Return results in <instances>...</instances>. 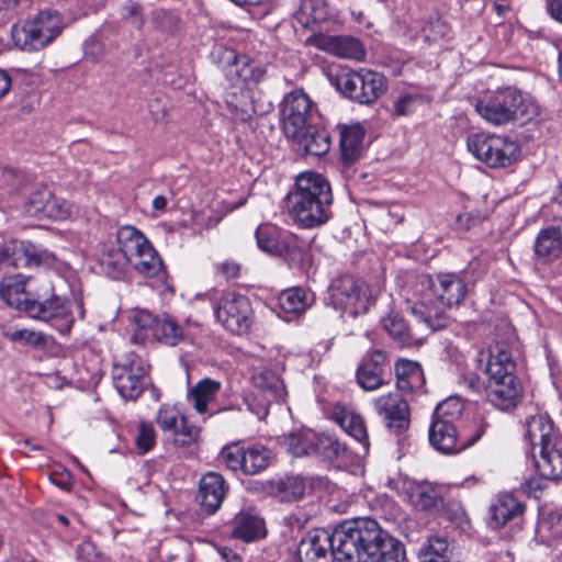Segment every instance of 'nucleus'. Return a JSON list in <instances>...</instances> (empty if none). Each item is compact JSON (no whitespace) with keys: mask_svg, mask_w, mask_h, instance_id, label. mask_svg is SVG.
Masks as SVG:
<instances>
[{"mask_svg":"<svg viewBox=\"0 0 562 562\" xmlns=\"http://www.w3.org/2000/svg\"><path fill=\"white\" fill-rule=\"evenodd\" d=\"M333 191L321 173L306 171L296 177L286 202L292 218L304 228H314L331 217Z\"/></svg>","mask_w":562,"mask_h":562,"instance_id":"nucleus-1","label":"nucleus"},{"mask_svg":"<svg viewBox=\"0 0 562 562\" xmlns=\"http://www.w3.org/2000/svg\"><path fill=\"white\" fill-rule=\"evenodd\" d=\"M477 367L488 375L486 398L501 411H509L519 402L521 385L514 374L515 361L507 344L495 342L477 353Z\"/></svg>","mask_w":562,"mask_h":562,"instance_id":"nucleus-2","label":"nucleus"},{"mask_svg":"<svg viewBox=\"0 0 562 562\" xmlns=\"http://www.w3.org/2000/svg\"><path fill=\"white\" fill-rule=\"evenodd\" d=\"M474 109L484 121L495 126L515 122L526 124L537 121L541 114L539 104L531 97L512 87L479 98Z\"/></svg>","mask_w":562,"mask_h":562,"instance_id":"nucleus-3","label":"nucleus"},{"mask_svg":"<svg viewBox=\"0 0 562 562\" xmlns=\"http://www.w3.org/2000/svg\"><path fill=\"white\" fill-rule=\"evenodd\" d=\"M525 438L532 449L539 448L533 459L540 477L553 482L562 480V437L550 417L542 414L529 417Z\"/></svg>","mask_w":562,"mask_h":562,"instance_id":"nucleus-4","label":"nucleus"},{"mask_svg":"<svg viewBox=\"0 0 562 562\" xmlns=\"http://www.w3.org/2000/svg\"><path fill=\"white\" fill-rule=\"evenodd\" d=\"M376 521L371 518L346 520L330 533L334 558L340 562H367L370 542L375 539Z\"/></svg>","mask_w":562,"mask_h":562,"instance_id":"nucleus-5","label":"nucleus"},{"mask_svg":"<svg viewBox=\"0 0 562 562\" xmlns=\"http://www.w3.org/2000/svg\"><path fill=\"white\" fill-rule=\"evenodd\" d=\"M64 27L57 11H41L21 26L12 27V37L23 50H40L54 41Z\"/></svg>","mask_w":562,"mask_h":562,"instance_id":"nucleus-6","label":"nucleus"},{"mask_svg":"<svg viewBox=\"0 0 562 562\" xmlns=\"http://www.w3.org/2000/svg\"><path fill=\"white\" fill-rule=\"evenodd\" d=\"M468 150L491 168H505L516 161L519 145L507 136L472 133L467 137Z\"/></svg>","mask_w":562,"mask_h":562,"instance_id":"nucleus-7","label":"nucleus"},{"mask_svg":"<svg viewBox=\"0 0 562 562\" xmlns=\"http://www.w3.org/2000/svg\"><path fill=\"white\" fill-rule=\"evenodd\" d=\"M336 87L345 97L360 104H371L386 91L383 75L369 69H341L336 76Z\"/></svg>","mask_w":562,"mask_h":562,"instance_id":"nucleus-8","label":"nucleus"},{"mask_svg":"<svg viewBox=\"0 0 562 562\" xmlns=\"http://www.w3.org/2000/svg\"><path fill=\"white\" fill-rule=\"evenodd\" d=\"M329 300L335 310L351 317L364 314L371 304L369 286L352 274L339 276L330 282Z\"/></svg>","mask_w":562,"mask_h":562,"instance_id":"nucleus-9","label":"nucleus"},{"mask_svg":"<svg viewBox=\"0 0 562 562\" xmlns=\"http://www.w3.org/2000/svg\"><path fill=\"white\" fill-rule=\"evenodd\" d=\"M120 240L125 252L130 256L128 265L139 274L148 278L159 276L162 271V261L148 239L135 227H121Z\"/></svg>","mask_w":562,"mask_h":562,"instance_id":"nucleus-10","label":"nucleus"},{"mask_svg":"<svg viewBox=\"0 0 562 562\" xmlns=\"http://www.w3.org/2000/svg\"><path fill=\"white\" fill-rule=\"evenodd\" d=\"M215 318L234 334L246 333L251 325L252 308L249 300L236 292H222L212 302Z\"/></svg>","mask_w":562,"mask_h":562,"instance_id":"nucleus-11","label":"nucleus"},{"mask_svg":"<svg viewBox=\"0 0 562 562\" xmlns=\"http://www.w3.org/2000/svg\"><path fill=\"white\" fill-rule=\"evenodd\" d=\"M74 306L78 310L80 317H83L85 310L81 302H71L53 294L49 299L31 303L26 313L32 317L43 321L58 330L60 334H68L75 323L72 313Z\"/></svg>","mask_w":562,"mask_h":562,"instance_id":"nucleus-12","label":"nucleus"},{"mask_svg":"<svg viewBox=\"0 0 562 562\" xmlns=\"http://www.w3.org/2000/svg\"><path fill=\"white\" fill-rule=\"evenodd\" d=\"M147 369L145 361L134 352H128L114 361L112 369L113 384L119 394L135 401L144 391Z\"/></svg>","mask_w":562,"mask_h":562,"instance_id":"nucleus-13","label":"nucleus"},{"mask_svg":"<svg viewBox=\"0 0 562 562\" xmlns=\"http://www.w3.org/2000/svg\"><path fill=\"white\" fill-rule=\"evenodd\" d=\"M315 105L303 89L286 93L280 103V117L285 136L297 137L312 124Z\"/></svg>","mask_w":562,"mask_h":562,"instance_id":"nucleus-14","label":"nucleus"},{"mask_svg":"<svg viewBox=\"0 0 562 562\" xmlns=\"http://www.w3.org/2000/svg\"><path fill=\"white\" fill-rule=\"evenodd\" d=\"M422 290H428L445 306L456 307L463 303L468 294L464 279L453 272H439L436 276L418 277Z\"/></svg>","mask_w":562,"mask_h":562,"instance_id":"nucleus-15","label":"nucleus"},{"mask_svg":"<svg viewBox=\"0 0 562 562\" xmlns=\"http://www.w3.org/2000/svg\"><path fill=\"white\" fill-rule=\"evenodd\" d=\"M211 56L227 76L236 77L245 83H259L266 77L265 68L247 55H238L232 48L217 46Z\"/></svg>","mask_w":562,"mask_h":562,"instance_id":"nucleus-16","label":"nucleus"},{"mask_svg":"<svg viewBox=\"0 0 562 562\" xmlns=\"http://www.w3.org/2000/svg\"><path fill=\"white\" fill-rule=\"evenodd\" d=\"M486 426L487 424L481 422L475 434L469 439H463L458 435L456 425L449 420L432 417L429 427V442L439 452L456 453L475 443L483 436Z\"/></svg>","mask_w":562,"mask_h":562,"instance_id":"nucleus-17","label":"nucleus"},{"mask_svg":"<svg viewBox=\"0 0 562 562\" xmlns=\"http://www.w3.org/2000/svg\"><path fill=\"white\" fill-rule=\"evenodd\" d=\"M376 414L383 418L387 428L402 432L409 426V406L397 392H390L373 401Z\"/></svg>","mask_w":562,"mask_h":562,"instance_id":"nucleus-18","label":"nucleus"},{"mask_svg":"<svg viewBox=\"0 0 562 562\" xmlns=\"http://www.w3.org/2000/svg\"><path fill=\"white\" fill-rule=\"evenodd\" d=\"M121 228L116 233L115 241L101 243L97 251V269L106 277L117 280L125 273L130 256L125 252L120 240Z\"/></svg>","mask_w":562,"mask_h":562,"instance_id":"nucleus-19","label":"nucleus"},{"mask_svg":"<svg viewBox=\"0 0 562 562\" xmlns=\"http://www.w3.org/2000/svg\"><path fill=\"white\" fill-rule=\"evenodd\" d=\"M310 41L316 48L339 58L361 61L366 57L363 44L353 36L318 34Z\"/></svg>","mask_w":562,"mask_h":562,"instance_id":"nucleus-20","label":"nucleus"},{"mask_svg":"<svg viewBox=\"0 0 562 562\" xmlns=\"http://www.w3.org/2000/svg\"><path fill=\"white\" fill-rule=\"evenodd\" d=\"M299 562H331L334 550L329 532L325 529L308 531L296 549Z\"/></svg>","mask_w":562,"mask_h":562,"instance_id":"nucleus-21","label":"nucleus"},{"mask_svg":"<svg viewBox=\"0 0 562 562\" xmlns=\"http://www.w3.org/2000/svg\"><path fill=\"white\" fill-rule=\"evenodd\" d=\"M386 355L383 350H369L362 358L357 372V382L364 391H374L385 384Z\"/></svg>","mask_w":562,"mask_h":562,"instance_id":"nucleus-22","label":"nucleus"},{"mask_svg":"<svg viewBox=\"0 0 562 562\" xmlns=\"http://www.w3.org/2000/svg\"><path fill=\"white\" fill-rule=\"evenodd\" d=\"M227 492V485L222 474L216 472L205 473L199 483L198 501L202 510L214 514L222 505Z\"/></svg>","mask_w":562,"mask_h":562,"instance_id":"nucleus-23","label":"nucleus"},{"mask_svg":"<svg viewBox=\"0 0 562 562\" xmlns=\"http://www.w3.org/2000/svg\"><path fill=\"white\" fill-rule=\"evenodd\" d=\"M376 537L370 542L367 562H402L405 558L403 544L383 531L376 522Z\"/></svg>","mask_w":562,"mask_h":562,"instance_id":"nucleus-24","label":"nucleus"},{"mask_svg":"<svg viewBox=\"0 0 562 562\" xmlns=\"http://www.w3.org/2000/svg\"><path fill=\"white\" fill-rule=\"evenodd\" d=\"M57 258L54 252L29 241H19L13 245V267H47L55 265Z\"/></svg>","mask_w":562,"mask_h":562,"instance_id":"nucleus-25","label":"nucleus"},{"mask_svg":"<svg viewBox=\"0 0 562 562\" xmlns=\"http://www.w3.org/2000/svg\"><path fill=\"white\" fill-rule=\"evenodd\" d=\"M232 535L246 542L254 541L266 535L265 521L254 508L241 510L233 520Z\"/></svg>","mask_w":562,"mask_h":562,"instance_id":"nucleus-26","label":"nucleus"},{"mask_svg":"<svg viewBox=\"0 0 562 562\" xmlns=\"http://www.w3.org/2000/svg\"><path fill=\"white\" fill-rule=\"evenodd\" d=\"M29 279L22 274L7 277L0 284V297L8 305L16 310H24L35 302L29 297L26 282Z\"/></svg>","mask_w":562,"mask_h":562,"instance_id":"nucleus-27","label":"nucleus"},{"mask_svg":"<svg viewBox=\"0 0 562 562\" xmlns=\"http://www.w3.org/2000/svg\"><path fill=\"white\" fill-rule=\"evenodd\" d=\"M318 434L308 428H301L282 437L281 443L293 457L315 454Z\"/></svg>","mask_w":562,"mask_h":562,"instance_id":"nucleus-28","label":"nucleus"},{"mask_svg":"<svg viewBox=\"0 0 562 562\" xmlns=\"http://www.w3.org/2000/svg\"><path fill=\"white\" fill-rule=\"evenodd\" d=\"M306 155L323 156L330 148V138L326 130H319L312 124L301 131L297 137H290Z\"/></svg>","mask_w":562,"mask_h":562,"instance_id":"nucleus-29","label":"nucleus"},{"mask_svg":"<svg viewBox=\"0 0 562 562\" xmlns=\"http://www.w3.org/2000/svg\"><path fill=\"white\" fill-rule=\"evenodd\" d=\"M524 505L512 494H499L490 507L491 526L499 528L522 514Z\"/></svg>","mask_w":562,"mask_h":562,"instance_id":"nucleus-30","label":"nucleus"},{"mask_svg":"<svg viewBox=\"0 0 562 562\" xmlns=\"http://www.w3.org/2000/svg\"><path fill=\"white\" fill-rule=\"evenodd\" d=\"M334 420L367 450L369 447L368 432L363 418L359 414L345 407H336Z\"/></svg>","mask_w":562,"mask_h":562,"instance_id":"nucleus-31","label":"nucleus"},{"mask_svg":"<svg viewBox=\"0 0 562 562\" xmlns=\"http://www.w3.org/2000/svg\"><path fill=\"white\" fill-rule=\"evenodd\" d=\"M363 138L364 131L359 124L341 127L339 145L346 164H352L361 157Z\"/></svg>","mask_w":562,"mask_h":562,"instance_id":"nucleus-32","label":"nucleus"},{"mask_svg":"<svg viewBox=\"0 0 562 562\" xmlns=\"http://www.w3.org/2000/svg\"><path fill=\"white\" fill-rule=\"evenodd\" d=\"M221 386L220 381L205 378L189 390L188 398L192 402V406L196 413L206 414L209 412V406L221 391Z\"/></svg>","mask_w":562,"mask_h":562,"instance_id":"nucleus-33","label":"nucleus"},{"mask_svg":"<svg viewBox=\"0 0 562 562\" xmlns=\"http://www.w3.org/2000/svg\"><path fill=\"white\" fill-rule=\"evenodd\" d=\"M255 387L267 395V402L282 401L285 396L283 381L271 370L267 368H257L251 376Z\"/></svg>","mask_w":562,"mask_h":562,"instance_id":"nucleus-34","label":"nucleus"},{"mask_svg":"<svg viewBox=\"0 0 562 562\" xmlns=\"http://www.w3.org/2000/svg\"><path fill=\"white\" fill-rule=\"evenodd\" d=\"M3 335L15 345L33 349H45L53 341L50 336L40 330L19 327L15 325L7 326L3 329Z\"/></svg>","mask_w":562,"mask_h":562,"instance_id":"nucleus-35","label":"nucleus"},{"mask_svg":"<svg viewBox=\"0 0 562 562\" xmlns=\"http://www.w3.org/2000/svg\"><path fill=\"white\" fill-rule=\"evenodd\" d=\"M562 251V235L559 228L550 226L538 234L535 243L536 256L543 262L559 257Z\"/></svg>","mask_w":562,"mask_h":562,"instance_id":"nucleus-36","label":"nucleus"},{"mask_svg":"<svg viewBox=\"0 0 562 562\" xmlns=\"http://www.w3.org/2000/svg\"><path fill=\"white\" fill-rule=\"evenodd\" d=\"M282 243L277 256L282 257L290 268L302 269L310 259L306 244L292 233L284 234Z\"/></svg>","mask_w":562,"mask_h":562,"instance_id":"nucleus-37","label":"nucleus"},{"mask_svg":"<svg viewBox=\"0 0 562 562\" xmlns=\"http://www.w3.org/2000/svg\"><path fill=\"white\" fill-rule=\"evenodd\" d=\"M382 326L401 347H413L420 344L419 338L413 335L405 319L398 314H390L384 317Z\"/></svg>","mask_w":562,"mask_h":562,"instance_id":"nucleus-38","label":"nucleus"},{"mask_svg":"<svg viewBox=\"0 0 562 562\" xmlns=\"http://www.w3.org/2000/svg\"><path fill=\"white\" fill-rule=\"evenodd\" d=\"M225 105L231 117L238 122H248L257 114V109L246 91L229 94Z\"/></svg>","mask_w":562,"mask_h":562,"instance_id":"nucleus-39","label":"nucleus"},{"mask_svg":"<svg viewBox=\"0 0 562 562\" xmlns=\"http://www.w3.org/2000/svg\"><path fill=\"white\" fill-rule=\"evenodd\" d=\"M153 336L161 344L177 346L183 340L184 330L173 318L164 315L156 321Z\"/></svg>","mask_w":562,"mask_h":562,"instance_id":"nucleus-40","label":"nucleus"},{"mask_svg":"<svg viewBox=\"0 0 562 562\" xmlns=\"http://www.w3.org/2000/svg\"><path fill=\"white\" fill-rule=\"evenodd\" d=\"M295 18L302 26L310 27L312 24L326 21L328 9L324 0H300Z\"/></svg>","mask_w":562,"mask_h":562,"instance_id":"nucleus-41","label":"nucleus"},{"mask_svg":"<svg viewBox=\"0 0 562 562\" xmlns=\"http://www.w3.org/2000/svg\"><path fill=\"white\" fill-rule=\"evenodd\" d=\"M280 308L289 314H301L311 305L308 293L299 286L282 291L278 297Z\"/></svg>","mask_w":562,"mask_h":562,"instance_id":"nucleus-42","label":"nucleus"},{"mask_svg":"<svg viewBox=\"0 0 562 562\" xmlns=\"http://www.w3.org/2000/svg\"><path fill=\"white\" fill-rule=\"evenodd\" d=\"M290 232L280 231L273 225H260L255 232L257 245L262 251L277 256L280 252L284 234Z\"/></svg>","mask_w":562,"mask_h":562,"instance_id":"nucleus-43","label":"nucleus"},{"mask_svg":"<svg viewBox=\"0 0 562 562\" xmlns=\"http://www.w3.org/2000/svg\"><path fill=\"white\" fill-rule=\"evenodd\" d=\"M452 548L448 539L441 536H432L427 544L420 550L419 559L422 562H443L451 558Z\"/></svg>","mask_w":562,"mask_h":562,"instance_id":"nucleus-44","label":"nucleus"},{"mask_svg":"<svg viewBox=\"0 0 562 562\" xmlns=\"http://www.w3.org/2000/svg\"><path fill=\"white\" fill-rule=\"evenodd\" d=\"M347 446L337 438L327 435H318L315 454L325 460L334 461L344 458Z\"/></svg>","mask_w":562,"mask_h":562,"instance_id":"nucleus-45","label":"nucleus"},{"mask_svg":"<svg viewBox=\"0 0 562 562\" xmlns=\"http://www.w3.org/2000/svg\"><path fill=\"white\" fill-rule=\"evenodd\" d=\"M269 451L265 447H251L244 449L245 474L254 475L265 470L269 464Z\"/></svg>","mask_w":562,"mask_h":562,"instance_id":"nucleus-46","label":"nucleus"},{"mask_svg":"<svg viewBox=\"0 0 562 562\" xmlns=\"http://www.w3.org/2000/svg\"><path fill=\"white\" fill-rule=\"evenodd\" d=\"M411 310L412 313L431 330H438L448 325L449 319L443 312L435 311L424 303H414Z\"/></svg>","mask_w":562,"mask_h":562,"instance_id":"nucleus-47","label":"nucleus"},{"mask_svg":"<svg viewBox=\"0 0 562 562\" xmlns=\"http://www.w3.org/2000/svg\"><path fill=\"white\" fill-rule=\"evenodd\" d=\"M463 407L464 405L459 397L451 396L437 405L432 417L449 420L451 424L456 425V422L462 415Z\"/></svg>","mask_w":562,"mask_h":562,"instance_id":"nucleus-48","label":"nucleus"},{"mask_svg":"<svg viewBox=\"0 0 562 562\" xmlns=\"http://www.w3.org/2000/svg\"><path fill=\"white\" fill-rule=\"evenodd\" d=\"M173 435V443L179 447H188L195 442L200 435V429L188 423L183 415L179 420L177 428L170 431Z\"/></svg>","mask_w":562,"mask_h":562,"instance_id":"nucleus-49","label":"nucleus"},{"mask_svg":"<svg viewBox=\"0 0 562 562\" xmlns=\"http://www.w3.org/2000/svg\"><path fill=\"white\" fill-rule=\"evenodd\" d=\"M48 199H50V190L46 188L32 192L24 206L25 213L37 220H44Z\"/></svg>","mask_w":562,"mask_h":562,"instance_id":"nucleus-50","label":"nucleus"},{"mask_svg":"<svg viewBox=\"0 0 562 562\" xmlns=\"http://www.w3.org/2000/svg\"><path fill=\"white\" fill-rule=\"evenodd\" d=\"M72 205L65 199L56 196L50 191V199L44 210V218L63 221L71 215Z\"/></svg>","mask_w":562,"mask_h":562,"instance_id":"nucleus-51","label":"nucleus"},{"mask_svg":"<svg viewBox=\"0 0 562 562\" xmlns=\"http://www.w3.org/2000/svg\"><path fill=\"white\" fill-rule=\"evenodd\" d=\"M413 498L414 504L424 510L432 509L441 502L437 490L431 484H422L417 486Z\"/></svg>","mask_w":562,"mask_h":562,"instance_id":"nucleus-52","label":"nucleus"},{"mask_svg":"<svg viewBox=\"0 0 562 562\" xmlns=\"http://www.w3.org/2000/svg\"><path fill=\"white\" fill-rule=\"evenodd\" d=\"M306 490V480L302 475H290L280 482L279 491L286 501L301 498Z\"/></svg>","mask_w":562,"mask_h":562,"instance_id":"nucleus-53","label":"nucleus"},{"mask_svg":"<svg viewBox=\"0 0 562 562\" xmlns=\"http://www.w3.org/2000/svg\"><path fill=\"white\" fill-rule=\"evenodd\" d=\"M182 416L183 414L178 407L166 404L158 409L156 423L162 431L170 432L171 429L177 428Z\"/></svg>","mask_w":562,"mask_h":562,"instance_id":"nucleus-54","label":"nucleus"},{"mask_svg":"<svg viewBox=\"0 0 562 562\" xmlns=\"http://www.w3.org/2000/svg\"><path fill=\"white\" fill-rule=\"evenodd\" d=\"M135 445L139 453H147L156 445V430L150 423L140 422L135 437Z\"/></svg>","mask_w":562,"mask_h":562,"instance_id":"nucleus-55","label":"nucleus"},{"mask_svg":"<svg viewBox=\"0 0 562 562\" xmlns=\"http://www.w3.org/2000/svg\"><path fill=\"white\" fill-rule=\"evenodd\" d=\"M220 458L229 470H244V448L238 445H232L223 448Z\"/></svg>","mask_w":562,"mask_h":562,"instance_id":"nucleus-56","label":"nucleus"},{"mask_svg":"<svg viewBox=\"0 0 562 562\" xmlns=\"http://www.w3.org/2000/svg\"><path fill=\"white\" fill-rule=\"evenodd\" d=\"M396 376L411 379L415 382H424L423 370L417 362L411 360H400L395 364Z\"/></svg>","mask_w":562,"mask_h":562,"instance_id":"nucleus-57","label":"nucleus"},{"mask_svg":"<svg viewBox=\"0 0 562 562\" xmlns=\"http://www.w3.org/2000/svg\"><path fill=\"white\" fill-rule=\"evenodd\" d=\"M420 100L418 94L406 93L397 98L394 102L393 116H405L412 114L416 110V105Z\"/></svg>","mask_w":562,"mask_h":562,"instance_id":"nucleus-58","label":"nucleus"},{"mask_svg":"<svg viewBox=\"0 0 562 562\" xmlns=\"http://www.w3.org/2000/svg\"><path fill=\"white\" fill-rule=\"evenodd\" d=\"M158 317H155L147 311H136L134 314V322L138 327V333L135 334V337L139 336L142 339H145L148 336V330L153 333V327Z\"/></svg>","mask_w":562,"mask_h":562,"instance_id":"nucleus-59","label":"nucleus"},{"mask_svg":"<svg viewBox=\"0 0 562 562\" xmlns=\"http://www.w3.org/2000/svg\"><path fill=\"white\" fill-rule=\"evenodd\" d=\"M122 16L137 29H140L144 24L142 7L133 0H128L124 3L122 8Z\"/></svg>","mask_w":562,"mask_h":562,"instance_id":"nucleus-60","label":"nucleus"},{"mask_svg":"<svg viewBox=\"0 0 562 562\" xmlns=\"http://www.w3.org/2000/svg\"><path fill=\"white\" fill-rule=\"evenodd\" d=\"M544 525L552 537L562 538V512L550 513Z\"/></svg>","mask_w":562,"mask_h":562,"instance_id":"nucleus-61","label":"nucleus"},{"mask_svg":"<svg viewBox=\"0 0 562 562\" xmlns=\"http://www.w3.org/2000/svg\"><path fill=\"white\" fill-rule=\"evenodd\" d=\"M462 383L474 393H486L487 384L474 372H468L462 376Z\"/></svg>","mask_w":562,"mask_h":562,"instance_id":"nucleus-62","label":"nucleus"},{"mask_svg":"<svg viewBox=\"0 0 562 562\" xmlns=\"http://www.w3.org/2000/svg\"><path fill=\"white\" fill-rule=\"evenodd\" d=\"M542 480V477H530L526 480L525 483L522 484L525 493H527L529 496H533L535 498H537L538 494L541 493L546 487Z\"/></svg>","mask_w":562,"mask_h":562,"instance_id":"nucleus-63","label":"nucleus"},{"mask_svg":"<svg viewBox=\"0 0 562 562\" xmlns=\"http://www.w3.org/2000/svg\"><path fill=\"white\" fill-rule=\"evenodd\" d=\"M218 271L226 279H236L239 276L240 266L234 260H226L221 263V266L218 267Z\"/></svg>","mask_w":562,"mask_h":562,"instance_id":"nucleus-64","label":"nucleus"}]
</instances>
